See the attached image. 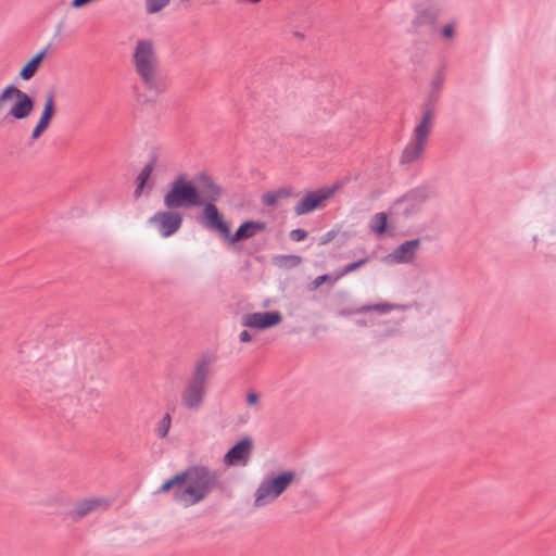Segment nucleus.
Instances as JSON below:
<instances>
[{"mask_svg":"<svg viewBox=\"0 0 556 556\" xmlns=\"http://www.w3.org/2000/svg\"><path fill=\"white\" fill-rule=\"evenodd\" d=\"M222 197V186L207 172H199L192 177L179 173L166 185L163 203L178 210L200 208L194 219L206 229L217 213L216 203Z\"/></svg>","mask_w":556,"mask_h":556,"instance_id":"f257e3e1","label":"nucleus"},{"mask_svg":"<svg viewBox=\"0 0 556 556\" xmlns=\"http://www.w3.org/2000/svg\"><path fill=\"white\" fill-rule=\"evenodd\" d=\"M220 475L205 465H190L165 480L154 494L173 492L172 498L185 507L204 501L208 494L220 485Z\"/></svg>","mask_w":556,"mask_h":556,"instance_id":"f03ea898","label":"nucleus"},{"mask_svg":"<svg viewBox=\"0 0 556 556\" xmlns=\"http://www.w3.org/2000/svg\"><path fill=\"white\" fill-rule=\"evenodd\" d=\"M267 229V223L264 220L245 219L243 220L235 232L231 231V223L226 219L224 213L218 208L213 217L207 231L217 233L236 253H244L252 256L260 250V247L245 248L242 241L254 238L260 232Z\"/></svg>","mask_w":556,"mask_h":556,"instance_id":"7ed1b4c3","label":"nucleus"},{"mask_svg":"<svg viewBox=\"0 0 556 556\" xmlns=\"http://www.w3.org/2000/svg\"><path fill=\"white\" fill-rule=\"evenodd\" d=\"M132 62L146 88L159 94L165 90V83L156 75V56L153 42L149 39L137 41Z\"/></svg>","mask_w":556,"mask_h":556,"instance_id":"20e7f679","label":"nucleus"},{"mask_svg":"<svg viewBox=\"0 0 556 556\" xmlns=\"http://www.w3.org/2000/svg\"><path fill=\"white\" fill-rule=\"evenodd\" d=\"M295 479L296 472L290 469L268 472L254 493V507H263L275 502Z\"/></svg>","mask_w":556,"mask_h":556,"instance_id":"39448f33","label":"nucleus"},{"mask_svg":"<svg viewBox=\"0 0 556 556\" xmlns=\"http://www.w3.org/2000/svg\"><path fill=\"white\" fill-rule=\"evenodd\" d=\"M210 354H203L197 362L194 369L186 383L182 393V404L188 409H197L203 403L206 394V381L212 364Z\"/></svg>","mask_w":556,"mask_h":556,"instance_id":"423d86ee","label":"nucleus"},{"mask_svg":"<svg viewBox=\"0 0 556 556\" xmlns=\"http://www.w3.org/2000/svg\"><path fill=\"white\" fill-rule=\"evenodd\" d=\"M9 98L11 108L3 117V122L23 121L28 118L36 108V100L29 93L21 90L14 83L9 84Z\"/></svg>","mask_w":556,"mask_h":556,"instance_id":"0eeeda50","label":"nucleus"},{"mask_svg":"<svg viewBox=\"0 0 556 556\" xmlns=\"http://www.w3.org/2000/svg\"><path fill=\"white\" fill-rule=\"evenodd\" d=\"M165 210L159 211L153 214L148 224L153 226L161 237L169 238L177 233L184 223V213L175 206L164 205Z\"/></svg>","mask_w":556,"mask_h":556,"instance_id":"6e6552de","label":"nucleus"},{"mask_svg":"<svg viewBox=\"0 0 556 556\" xmlns=\"http://www.w3.org/2000/svg\"><path fill=\"white\" fill-rule=\"evenodd\" d=\"M332 197V189L307 190L294 206L296 216L307 215L323 208Z\"/></svg>","mask_w":556,"mask_h":556,"instance_id":"1a4fd4ad","label":"nucleus"},{"mask_svg":"<svg viewBox=\"0 0 556 556\" xmlns=\"http://www.w3.org/2000/svg\"><path fill=\"white\" fill-rule=\"evenodd\" d=\"M283 320V316L279 311H264L247 313L241 318V325L243 327L254 329L257 331H264L273 327L278 326Z\"/></svg>","mask_w":556,"mask_h":556,"instance_id":"9d476101","label":"nucleus"},{"mask_svg":"<svg viewBox=\"0 0 556 556\" xmlns=\"http://www.w3.org/2000/svg\"><path fill=\"white\" fill-rule=\"evenodd\" d=\"M253 451V439L244 435L236 441L225 453L223 462L227 467L248 465Z\"/></svg>","mask_w":556,"mask_h":556,"instance_id":"9b49d317","label":"nucleus"},{"mask_svg":"<svg viewBox=\"0 0 556 556\" xmlns=\"http://www.w3.org/2000/svg\"><path fill=\"white\" fill-rule=\"evenodd\" d=\"M157 163V154L152 152L149 156V161L140 170L135 179V190H134V199L138 200L146 188H148V193L154 187V180L152 179V173L155 169Z\"/></svg>","mask_w":556,"mask_h":556,"instance_id":"f8f14e48","label":"nucleus"},{"mask_svg":"<svg viewBox=\"0 0 556 556\" xmlns=\"http://www.w3.org/2000/svg\"><path fill=\"white\" fill-rule=\"evenodd\" d=\"M406 305L392 304L389 302H380L375 304H365L358 307H343L337 313L340 317H349L352 315L376 312L378 314H387L393 309H405Z\"/></svg>","mask_w":556,"mask_h":556,"instance_id":"ddd939ff","label":"nucleus"},{"mask_svg":"<svg viewBox=\"0 0 556 556\" xmlns=\"http://www.w3.org/2000/svg\"><path fill=\"white\" fill-rule=\"evenodd\" d=\"M420 243L421 238L406 240L399 244L387 257L392 258L396 264H408L414 261Z\"/></svg>","mask_w":556,"mask_h":556,"instance_id":"4468645a","label":"nucleus"},{"mask_svg":"<svg viewBox=\"0 0 556 556\" xmlns=\"http://www.w3.org/2000/svg\"><path fill=\"white\" fill-rule=\"evenodd\" d=\"M396 224L390 212H378L371 217L369 228L378 238H382L386 235L393 236Z\"/></svg>","mask_w":556,"mask_h":556,"instance_id":"2eb2a0df","label":"nucleus"},{"mask_svg":"<svg viewBox=\"0 0 556 556\" xmlns=\"http://www.w3.org/2000/svg\"><path fill=\"white\" fill-rule=\"evenodd\" d=\"M435 111L431 109V104L421 105V116L414 127V137L428 140L433 126Z\"/></svg>","mask_w":556,"mask_h":556,"instance_id":"dca6fc26","label":"nucleus"},{"mask_svg":"<svg viewBox=\"0 0 556 556\" xmlns=\"http://www.w3.org/2000/svg\"><path fill=\"white\" fill-rule=\"evenodd\" d=\"M100 506L105 509L109 507V502L103 498H85L78 502L75 508L67 513V516L73 521H78Z\"/></svg>","mask_w":556,"mask_h":556,"instance_id":"f3484780","label":"nucleus"},{"mask_svg":"<svg viewBox=\"0 0 556 556\" xmlns=\"http://www.w3.org/2000/svg\"><path fill=\"white\" fill-rule=\"evenodd\" d=\"M428 140L414 137L412 141L404 148L400 159L401 164H410L416 162L424 153Z\"/></svg>","mask_w":556,"mask_h":556,"instance_id":"a211bd4d","label":"nucleus"},{"mask_svg":"<svg viewBox=\"0 0 556 556\" xmlns=\"http://www.w3.org/2000/svg\"><path fill=\"white\" fill-rule=\"evenodd\" d=\"M415 13L416 15L412 21V25L415 29L425 25L434 26L440 15L439 9L433 5L424 9L420 8V5H416Z\"/></svg>","mask_w":556,"mask_h":556,"instance_id":"6ab92c4d","label":"nucleus"},{"mask_svg":"<svg viewBox=\"0 0 556 556\" xmlns=\"http://www.w3.org/2000/svg\"><path fill=\"white\" fill-rule=\"evenodd\" d=\"M418 213L419 211L415 208L414 204H409L402 197L397 198L390 208V216L397 223L404 222Z\"/></svg>","mask_w":556,"mask_h":556,"instance_id":"aec40b11","label":"nucleus"},{"mask_svg":"<svg viewBox=\"0 0 556 556\" xmlns=\"http://www.w3.org/2000/svg\"><path fill=\"white\" fill-rule=\"evenodd\" d=\"M402 198L409 204H414L415 208L420 212L422 204L430 198L429 187L420 185L408 190Z\"/></svg>","mask_w":556,"mask_h":556,"instance_id":"412c9836","label":"nucleus"},{"mask_svg":"<svg viewBox=\"0 0 556 556\" xmlns=\"http://www.w3.org/2000/svg\"><path fill=\"white\" fill-rule=\"evenodd\" d=\"M56 114V105H55V90L54 88L49 89L45 96V103L38 121L51 125L52 119Z\"/></svg>","mask_w":556,"mask_h":556,"instance_id":"4be33fe9","label":"nucleus"},{"mask_svg":"<svg viewBox=\"0 0 556 556\" xmlns=\"http://www.w3.org/2000/svg\"><path fill=\"white\" fill-rule=\"evenodd\" d=\"M302 263V257L295 254H280L273 257V264L279 268L292 269Z\"/></svg>","mask_w":556,"mask_h":556,"instance_id":"5701e85b","label":"nucleus"},{"mask_svg":"<svg viewBox=\"0 0 556 556\" xmlns=\"http://www.w3.org/2000/svg\"><path fill=\"white\" fill-rule=\"evenodd\" d=\"M39 68L40 66L36 64L35 61L29 59L20 70L18 77L26 81L30 80L36 75Z\"/></svg>","mask_w":556,"mask_h":556,"instance_id":"b1692460","label":"nucleus"},{"mask_svg":"<svg viewBox=\"0 0 556 556\" xmlns=\"http://www.w3.org/2000/svg\"><path fill=\"white\" fill-rule=\"evenodd\" d=\"M172 426V415L166 413L163 418L157 422L155 433L160 439H165L168 435Z\"/></svg>","mask_w":556,"mask_h":556,"instance_id":"393cba45","label":"nucleus"},{"mask_svg":"<svg viewBox=\"0 0 556 556\" xmlns=\"http://www.w3.org/2000/svg\"><path fill=\"white\" fill-rule=\"evenodd\" d=\"M170 0H146L148 14H156L169 4Z\"/></svg>","mask_w":556,"mask_h":556,"instance_id":"a878e982","label":"nucleus"},{"mask_svg":"<svg viewBox=\"0 0 556 556\" xmlns=\"http://www.w3.org/2000/svg\"><path fill=\"white\" fill-rule=\"evenodd\" d=\"M327 283L329 287L333 286V281L331 279V274H323L317 276L309 285L308 290L315 291L323 285Z\"/></svg>","mask_w":556,"mask_h":556,"instance_id":"bb28decb","label":"nucleus"},{"mask_svg":"<svg viewBox=\"0 0 556 556\" xmlns=\"http://www.w3.org/2000/svg\"><path fill=\"white\" fill-rule=\"evenodd\" d=\"M440 35L446 40H452L456 35V23L450 22L440 28Z\"/></svg>","mask_w":556,"mask_h":556,"instance_id":"cd10ccee","label":"nucleus"},{"mask_svg":"<svg viewBox=\"0 0 556 556\" xmlns=\"http://www.w3.org/2000/svg\"><path fill=\"white\" fill-rule=\"evenodd\" d=\"M370 261L369 256H365V257H362V258H358L356 261H353L351 263H348L345 266V269L349 274L362 268L363 266H365L368 262Z\"/></svg>","mask_w":556,"mask_h":556,"instance_id":"c85d7f7f","label":"nucleus"},{"mask_svg":"<svg viewBox=\"0 0 556 556\" xmlns=\"http://www.w3.org/2000/svg\"><path fill=\"white\" fill-rule=\"evenodd\" d=\"M339 232H340V228L338 226H337V228H333V229L327 231L326 233H324L323 236H320L318 238V244L319 245L328 244L339 235Z\"/></svg>","mask_w":556,"mask_h":556,"instance_id":"c756f323","label":"nucleus"},{"mask_svg":"<svg viewBox=\"0 0 556 556\" xmlns=\"http://www.w3.org/2000/svg\"><path fill=\"white\" fill-rule=\"evenodd\" d=\"M49 127L50 126H48L47 124L38 121L31 130L30 139L33 141L38 140L47 131Z\"/></svg>","mask_w":556,"mask_h":556,"instance_id":"7c9ffc66","label":"nucleus"},{"mask_svg":"<svg viewBox=\"0 0 556 556\" xmlns=\"http://www.w3.org/2000/svg\"><path fill=\"white\" fill-rule=\"evenodd\" d=\"M278 199L274 190L267 191L262 195V204L274 207L278 204Z\"/></svg>","mask_w":556,"mask_h":556,"instance_id":"2f4dec72","label":"nucleus"},{"mask_svg":"<svg viewBox=\"0 0 556 556\" xmlns=\"http://www.w3.org/2000/svg\"><path fill=\"white\" fill-rule=\"evenodd\" d=\"M397 332H399V329H397V328L387 326L383 330H381V331H376L375 338H376L378 341H383L384 339H387V338H389V337H393V336H394V334H396Z\"/></svg>","mask_w":556,"mask_h":556,"instance_id":"473e14b6","label":"nucleus"},{"mask_svg":"<svg viewBox=\"0 0 556 556\" xmlns=\"http://www.w3.org/2000/svg\"><path fill=\"white\" fill-rule=\"evenodd\" d=\"M289 237L294 242H301L308 237V232L303 228H295L290 231Z\"/></svg>","mask_w":556,"mask_h":556,"instance_id":"72a5a7b5","label":"nucleus"},{"mask_svg":"<svg viewBox=\"0 0 556 556\" xmlns=\"http://www.w3.org/2000/svg\"><path fill=\"white\" fill-rule=\"evenodd\" d=\"M51 45L49 43L43 49L38 51L35 55H33L30 59L36 62L39 66H41L42 61L47 56L48 50L50 49Z\"/></svg>","mask_w":556,"mask_h":556,"instance_id":"f704fd0d","label":"nucleus"},{"mask_svg":"<svg viewBox=\"0 0 556 556\" xmlns=\"http://www.w3.org/2000/svg\"><path fill=\"white\" fill-rule=\"evenodd\" d=\"M51 45L49 43L43 49L38 51L35 55H33L30 59L36 62L39 66H41L42 61L47 56L48 50L50 49Z\"/></svg>","mask_w":556,"mask_h":556,"instance_id":"c9c22d12","label":"nucleus"},{"mask_svg":"<svg viewBox=\"0 0 556 556\" xmlns=\"http://www.w3.org/2000/svg\"><path fill=\"white\" fill-rule=\"evenodd\" d=\"M444 75L442 71H439L431 81V87L434 90H440L443 86Z\"/></svg>","mask_w":556,"mask_h":556,"instance_id":"e433bc0d","label":"nucleus"},{"mask_svg":"<svg viewBox=\"0 0 556 556\" xmlns=\"http://www.w3.org/2000/svg\"><path fill=\"white\" fill-rule=\"evenodd\" d=\"M438 91L439 90L432 89L431 92L428 94V97L426 98V100L424 101L422 104H431V109L435 111V102L439 99Z\"/></svg>","mask_w":556,"mask_h":556,"instance_id":"4c0bfd02","label":"nucleus"},{"mask_svg":"<svg viewBox=\"0 0 556 556\" xmlns=\"http://www.w3.org/2000/svg\"><path fill=\"white\" fill-rule=\"evenodd\" d=\"M245 402L249 406H254L260 402V394L255 391H249L245 396Z\"/></svg>","mask_w":556,"mask_h":556,"instance_id":"58836bf2","label":"nucleus"},{"mask_svg":"<svg viewBox=\"0 0 556 556\" xmlns=\"http://www.w3.org/2000/svg\"><path fill=\"white\" fill-rule=\"evenodd\" d=\"M274 191L277 195L278 201L280 199H285V198H289V197L293 195L292 188H290V187H283V188H280L278 190H274Z\"/></svg>","mask_w":556,"mask_h":556,"instance_id":"ea45409f","label":"nucleus"},{"mask_svg":"<svg viewBox=\"0 0 556 556\" xmlns=\"http://www.w3.org/2000/svg\"><path fill=\"white\" fill-rule=\"evenodd\" d=\"M10 102L9 98V85H7L1 91H0V110L3 108L4 104Z\"/></svg>","mask_w":556,"mask_h":556,"instance_id":"a19ab883","label":"nucleus"},{"mask_svg":"<svg viewBox=\"0 0 556 556\" xmlns=\"http://www.w3.org/2000/svg\"><path fill=\"white\" fill-rule=\"evenodd\" d=\"M345 275H349V273L346 271L345 269V266L341 267V268H338L334 270V275H331V279L333 281V285L339 280L341 279L342 277H344Z\"/></svg>","mask_w":556,"mask_h":556,"instance_id":"79ce46f5","label":"nucleus"},{"mask_svg":"<svg viewBox=\"0 0 556 556\" xmlns=\"http://www.w3.org/2000/svg\"><path fill=\"white\" fill-rule=\"evenodd\" d=\"M253 340V336L249 330H242L239 334V341L241 343H249Z\"/></svg>","mask_w":556,"mask_h":556,"instance_id":"37998d69","label":"nucleus"},{"mask_svg":"<svg viewBox=\"0 0 556 556\" xmlns=\"http://www.w3.org/2000/svg\"><path fill=\"white\" fill-rule=\"evenodd\" d=\"M91 2H93V1L92 0H72L71 7L73 9H80V8L88 5Z\"/></svg>","mask_w":556,"mask_h":556,"instance_id":"c03bdc74","label":"nucleus"},{"mask_svg":"<svg viewBox=\"0 0 556 556\" xmlns=\"http://www.w3.org/2000/svg\"><path fill=\"white\" fill-rule=\"evenodd\" d=\"M349 239H350L349 233H348V232H343V233L341 235V237H340V238L338 239V241H337V242H338V247H339V248H340V247H343V245L346 243V241H348Z\"/></svg>","mask_w":556,"mask_h":556,"instance_id":"a18cd8bd","label":"nucleus"},{"mask_svg":"<svg viewBox=\"0 0 556 556\" xmlns=\"http://www.w3.org/2000/svg\"><path fill=\"white\" fill-rule=\"evenodd\" d=\"M64 26H65V21H64V20L60 21V22L56 24V26H55L54 37H58V36H60V35H61L62 29L64 28Z\"/></svg>","mask_w":556,"mask_h":556,"instance_id":"49530a36","label":"nucleus"},{"mask_svg":"<svg viewBox=\"0 0 556 556\" xmlns=\"http://www.w3.org/2000/svg\"><path fill=\"white\" fill-rule=\"evenodd\" d=\"M354 324L358 327H366L368 325L367 320L364 318L355 319Z\"/></svg>","mask_w":556,"mask_h":556,"instance_id":"de8ad7c7","label":"nucleus"},{"mask_svg":"<svg viewBox=\"0 0 556 556\" xmlns=\"http://www.w3.org/2000/svg\"><path fill=\"white\" fill-rule=\"evenodd\" d=\"M320 189H332V195L334 194V192L339 189V184H334L332 186H326V187H321Z\"/></svg>","mask_w":556,"mask_h":556,"instance_id":"09e8293b","label":"nucleus"},{"mask_svg":"<svg viewBox=\"0 0 556 556\" xmlns=\"http://www.w3.org/2000/svg\"><path fill=\"white\" fill-rule=\"evenodd\" d=\"M238 1H239V2H247V3L255 4V3L261 2L262 0H238Z\"/></svg>","mask_w":556,"mask_h":556,"instance_id":"8fccbe9b","label":"nucleus"},{"mask_svg":"<svg viewBox=\"0 0 556 556\" xmlns=\"http://www.w3.org/2000/svg\"><path fill=\"white\" fill-rule=\"evenodd\" d=\"M293 35L299 38V39H303L304 38V35L300 31H294Z\"/></svg>","mask_w":556,"mask_h":556,"instance_id":"3c124183","label":"nucleus"}]
</instances>
